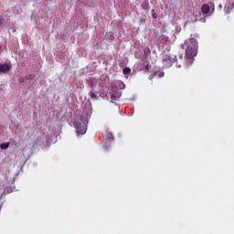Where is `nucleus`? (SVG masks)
I'll return each instance as SVG.
<instances>
[{
    "mask_svg": "<svg viewBox=\"0 0 234 234\" xmlns=\"http://www.w3.org/2000/svg\"><path fill=\"white\" fill-rule=\"evenodd\" d=\"M182 47L186 48V58H187V59H195L196 56L198 54V41L193 37V35L185 40Z\"/></svg>",
    "mask_w": 234,
    "mask_h": 234,
    "instance_id": "1",
    "label": "nucleus"
},
{
    "mask_svg": "<svg viewBox=\"0 0 234 234\" xmlns=\"http://www.w3.org/2000/svg\"><path fill=\"white\" fill-rule=\"evenodd\" d=\"M176 61V56L164 55L163 63L165 67H171Z\"/></svg>",
    "mask_w": 234,
    "mask_h": 234,
    "instance_id": "2",
    "label": "nucleus"
},
{
    "mask_svg": "<svg viewBox=\"0 0 234 234\" xmlns=\"http://www.w3.org/2000/svg\"><path fill=\"white\" fill-rule=\"evenodd\" d=\"M74 127L79 134H85L87 133V124L85 122H76Z\"/></svg>",
    "mask_w": 234,
    "mask_h": 234,
    "instance_id": "3",
    "label": "nucleus"
},
{
    "mask_svg": "<svg viewBox=\"0 0 234 234\" xmlns=\"http://www.w3.org/2000/svg\"><path fill=\"white\" fill-rule=\"evenodd\" d=\"M12 69V65L8 63H0V74H6Z\"/></svg>",
    "mask_w": 234,
    "mask_h": 234,
    "instance_id": "4",
    "label": "nucleus"
},
{
    "mask_svg": "<svg viewBox=\"0 0 234 234\" xmlns=\"http://www.w3.org/2000/svg\"><path fill=\"white\" fill-rule=\"evenodd\" d=\"M122 98V91H115L111 95V100H113V101H116Z\"/></svg>",
    "mask_w": 234,
    "mask_h": 234,
    "instance_id": "5",
    "label": "nucleus"
},
{
    "mask_svg": "<svg viewBox=\"0 0 234 234\" xmlns=\"http://www.w3.org/2000/svg\"><path fill=\"white\" fill-rule=\"evenodd\" d=\"M209 10H210L209 5L207 4L201 6V11L203 14H209Z\"/></svg>",
    "mask_w": 234,
    "mask_h": 234,
    "instance_id": "6",
    "label": "nucleus"
},
{
    "mask_svg": "<svg viewBox=\"0 0 234 234\" xmlns=\"http://www.w3.org/2000/svg\"><path fill=\"white\" fill-rule=\"evenodd\" d=\"M10 147V143H3L0 144V148L5 150V149H8Z\"/></svg>",
    "mask_w": 234,
    "mask_h": 234,
    "instance_id": "7",
    "label": "nucleus"
},
{
    "mask_svg": "<svg viewBox=\"0 0 234 234\" xmlns=\"http://www.w3.org/2000/svg\"><path fill=\"white\" fill-rule=\"evenodd\" d=\"M89 95L90 96L91 100H98V95H96V93H94V91L90 90L89 92Z\"/></svg>",
    "mask_w": 234,
    "mask_h": 234,
    "instance_id": "8",
    "label": "nucleus"
},
{
    "mask_svg": "<svg viewBox=\"0 0 234 234\" xmlns=\"http://www.w3.org/2000/svg\"><path fill=\"white\" fill-rule=\"evenodd\" d=\"M89 86L93 90V89H94V79H90L89 80Z\"/></svg>",
    "mask_w": 234,
    "mask_h": 234,
    "instance_id": "9",
    "label": "nucleus"
},
{
    "mask_svg": "<svg viewBox=\"0 0 234 234\" xmlns=\"http://www.w3.org/2000/svg\"><path fill=\"white\" fill-rule=\"evenodd\" d=\"M144 52L145 56H147V55L151 54V48H149V47H146L144 48Z\"/></svg>",
    "mask_w": 234,
    "mask_h": 234,
    "instance_id": "10",
    "label": "nucleus"
},
{
    "mask_svg": "<svg viewBox=\"0 0 234 234\" xmlns=\"http://www.w3.org/2000/svg\"><path fill=\"white\" fill-rule=\"evenodd\" d=\"M152 17H154V19H158V15L154 12V9H152Z\"/></svg>",
    "mask_w": 234,
    "mask_h": 234,
    "instance_id": "11",
    "label": "nucleus"
},
{
    "mask_svg": "<svg viewBox=\"0 0 234 234\" xmlns=\"http://www.w3.org/2000/svg\"><path fill=\"white\" fill-rule=\"evenodd\" d=\"M131 73V69L130 68H124L123 69V74H130Z\"/></svg>",
    "mask_w": 234,
    "mask_h": 234,
    "instance_id": "12",
    "label": "nucleus"
},
{
    "mask_svg": "<svg viewBox=\"0 0 234 234\" xmlns=\"http://www.w3.org/2000/svg\"><path fill=\"white\" fill-rule=\"evenodd\" d=\"M231 10H232L231 7H227V9L225 7V14H231Z\"/></svg>",
    "mask_w": 234,
    "mask_h": 234,
    "instance_id": "13",
    "label": "nucleus"
},
{
    "mask_svg": "<svg viewBox=\"0 0 234 234\" xmlns=\"http://www.w3.org/2000/svg\"><path fill=\"white\" fill-rule=\"evenodd\" d=\"M107 37H109L111 40L114 39V36H112V33H107Z\"/></svg>",
    "mask_w": 234,
    "mask_h": 234,
    "instance_id": "14",
    "label": "nucleus"
},
{
    "mask_svg": "<svg viewBox=\"0 0 234 234\" xmlns=\"http://www.w3.org/2000/svg\"><path fill=\"white\" fill-rule=\"evenodd\" d=\"M150 69H151V65L146 64V65L144 66V70L149 71Z\"/></svg>",
    "mask_w": 234,
    "mask_h": 234,
    "instance_id": "15",
    "label": "nucleus"
},
{
    "mask_svg": "<svg viewBox=\"0 0 234 234\" xmlns=\"http://www.w3.org/2000/svg\"><path fill=\"white\" fill-rule=\"evenodd\" d=\"M180 63L181 65H186V63L184 62V58H182V57L180 58Z\"/></svg>",
    "mask_w": 234,
    "mask_h": 234,
    "instance_id": "16",
    "label": "nucleus"
},
{
    "mask_svg": "<svg viewBox=\"0 0 234 234\" xmlns=\"http://www.w3.org/2000/svg\"><path fill=\"white\" fill-rule=\"evenodd\" d=\"M176 67L177 69H180L182 67V64H178V62H176Z\"/></svg>",
    "mask_w": 234,
    "mask_h": 234,
    "instance_id": "17",
    "label": "nucleus"
},
{
    "mask_svg": "<svg viewBox=\"0 0 234 234\" xmlns=\"http://www.w3.org/2000/svg\"><path fill=\"white\" fill-rule=\"evenodd\" d=\"M148 5H149V4H145V5H144V10L147 8V7H145V6H148Z\"/></svg>",
    "mask_w": 234,
    "mask_h": 234,
    "instance_id": "18",
    "label": "nucleus"
},
{
    "mask_svg": "<svg viewBox=\"0 0 234 234\" xmlns=\"http://www.w3.org/2000/svg\"><path fill=\"white\" fill-rule=\"evenodd\" d=\"M121 89H125V84L122 83V87Z\"/></svg>",
    "mask_w": 234,
    "mask_h": 234,
    "instance_id": "19",
    "label": "nucleus"
},
{
    "mask_svg": "<svg viewBox=\"0 0 234 234\" xmlns=\"http://www.w3.org/2000/svg\"><path fill=\"white\" fill-rule=\"evenodd\" d=\"M80 122H83V117L80 116Z\"/></svg>",
    "mask_w": 234,
    "mask_h": 234,
    "instance_id": "20",
    "label": "nucleus"
},
{
    "mask_svg": "<svg viewBox=\"0 0 234 234\" xmlns=\"http://www.w3.org/2000/svg\"><path fill=\"white\" fill-rule=\"evenodd\" d=\"M1 23H3V20L0 18V25H1Z\"/></svg>",
    "mask_w": 234,
    "mask_h": 234,
    "instance_id": "21",
    "label": "nucleus"
},
{
    "mask_svg": "<svg viewBox=\"0 0 234 234\" xmlns=\"http://www.w3.org/2000/svg\"><path fill=\"white\" fill-rule=\"evenodd\" d=\"M0 49H1V46H0Z\"/></svg>",
    "mask_w": 234,
    "mask_h": 234,
    "instance_id": "22",
    "label": "nucleus"
}]
</instances>
